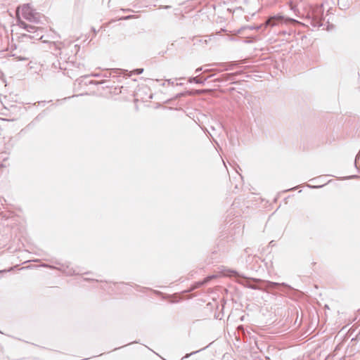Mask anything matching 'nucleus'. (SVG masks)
I'll list each match as a JSON object with an SVG mask.
<instances>
[{
	"label": "nucleus",
	"instance_id": "obj_16",
	"mask_svg": "<svg viewBox=\"0 0 360 360\" xmlns=\"http://www.w3.org/2000/svg\"><path fill=\"white\" fill-rule=\"evenodd\" d=\"M340 9H345L346 8V6H343V7H340Z\"/></svg>",
	"mask_w": 360,
	"mask_h": 360
},
{
	"label": "nucleus",
	"instance_id": "obj_17",
	"mask_svg": "<svg viewBox=\"0 0 360 360\" xmlns=\"http://www.w3.org/2000/svg\"><path fill=\"white\" fill-rule=\"evenodd\" d=\"M316 179H312L311 181H316Z\"/></svg>",
	"mask_w": 360,
	"mask_h": 360
},
{
	"label": "nucleus",
	"instance_id": "obj_1",
	"mask_svg": "<svg viewBox=\"0 0 360 360\" xmlns=\"http://www.w3.org/2000/svg\"><path fill=\"white\" fill-rule=\"evenodd\" d=\"M309 20L314 27H320L323 25L324 8L323 4L316 5L311 8L308 13Z\"/></svg>",
	"mask_w": 360,
	"mask_h": 360
},
{
	"label": "nucleus",
	"instance_id": "obj_15",
	"mask_svg": "<svg viewBox=\"0 0 360 360\" xmlns=\"http://www.w3.org/2000/svg\"><path fill=\"white\" fill-rule=\"evenodd\" d=\"M324 185H325V184L320 185V186H314L313 188H319L323 187Z\"/></svg>",
	"mask_w": 360,
	"mask_h": 360
},
{
	"label": "nucleus",
	"instance_id": "obj_10",
	"mask_svg": "<svg viewBox=\"0 0 360 360\" xmlns=\"http://www.w3.org/2000/svg\"><path fill=\"white\" fill-rule=\"evenodd\" d=\"M298 307L300 308V311H301V318H300V322H299V324H298V326H300V324H301V323H302V316H303V314H302V309H301L300 307V306H298Z\"/></svg>",
	"mask_w": 360,
	"mask_h": 360
},
{
	"label": "nucleus",
	"instance_id": "obj_6",
	"mask_svg": "<svg viewBox=\"0 0 360 360\" xmlns=\"http://www.w3.org/2000/svg\"><path fill=\"white\" fill-rule=\"evenodd\" d=\"M360 158V150L359 151V153H357V155H356V158H355V160H354V166L356 168V169L358 171H359V167L357 166V160H359Z\"/></svg>",
	"mask_w": 360,
	"mask_h": 360
},
{
	"label": "nucleus",
	"instance_id": "obj_13",
	"mask_svg": "<svg viewBox=\"0 0 360 360\" xmlns=\"http://www.w3.org/2000/svg\"><path fill=\"white\" fill-rule=\"evenodd\" d=\"M293 22H294V26H295L296 24H299V25L300 24V22L298 20H295V19H294V20H293Z\"/></svg>",
	"mask_w": 360,
	"mask_h": 360
},
{
	"label": "nucleus",
	"instance_id": "obj_7",
	"mask_svg": "<svg viewBox=\"0 0 360 360\" xmlns=\"http://www.w3.org/2000/svg\"><path fill=\"white\" fill-rule=\"evenodd\" d=\"M360 340V331L358 333L355 338H352L351 340V342H354L356 344V342Z\"/></svg>",
	"mask_w": 360,
	"mask_h": 360
},
{
	"label": "nucleus",
	"instance_id": "obj_9",
	"mask_svg": "<svg viewBox=\"0 0 360 360\" xmlns=\"http://www.w3.org/2000/svg\"><path fill=\"white\" fill-rule=\"evenodd\" d=\"M293 292H294V300L295 299V297L297 296H298V294H302V292L300 290H298L295 288H294Z\"/></svg>",
	"mask_w": 360,
	"mask_h": 360
},
{
	"label": "nucleus",
	"instance_id": "obj_5",
	"mask_svg": "<svg viewBox=\"0 0 360 360\" xmlns=\"http://www.w3.org/2000/svg\"><path fill=\"white\" fill-rule=\"evenodd\" d=\"M294 314H296V315H297V318H296L295 321H294V323H293V325L295 326L297 323L298 319H299V311L295 306H294Z\"/></svg>",
	"mask_w": 360,
	"mask_h": 360
},
{
	"label": "nucleus",
	"instance_id": "obj_8",
	"mask_svg": "<svg viewBox=\"0 0 360 360\" xmlns=\"http://www.w3.org/2000/svg\"><path fill=\"white\" fill-rule=\"evenodd\" d=\"M359 176L356 175V174L344 177L345 179H359Z\"/></svg>",
	"mask_w": 360,
	"mask_h": 360
},
{
	"label": "nucleus",
	"instance_id": "obj_4",
	"mask_svg": "<svg viewBox=\"0 0 360 360\" xmlns=\"http://www.w3.org/2000/svg\"><path fill=\"white\" fill-rule=\"evenodd\" d=\"M217 277V276H207V278H205L204 279V281L202 283H200V285L205 284V283H207L208 281H210V280L215 278Z\"/></svg>",
	"mask_w": 360,
	"mask_h": 360
},
{
	"label": "nucleus",
	"instance_id": "obj_2",
	"mask_svg": "<svg viewBox=\"0 0 360 360\" xmlns=\"http://www.w3.org/2000/svg\"><path fill=\"white\" fill-rule=\"evenodd\" d=\"M21 13V15L22 17H24L25 19L30 20V21H34L35 20V15L33 13L31 8L28 6H23L21 8H18L17 10V15H19V13Z\"/></svg>",
	"mask_w": 360,
	"mask_h": 360
},
{
	"label": "nucleus",
	"instance_id": "obj_12",
	"mask_svg": "<svg viewBox=\"0 0 360 360\" xmlns=\"http://www.w3.org/2000/svg\"><path fill=\"white\" fill-rule=\"evenodd\" d=\"M293 11H294V15H297V12L298 11V10L297 9V7L295 4H294Z\"/></svg>",
	"mask_w": 360,
	"mask_h": 360
},
{
	"label": "nucleus",
	"instance_id": "obj_14",
	"mask_svg": "<svg viewBox=\"0 0 360 360\" xmlns=\"http://www.w3.org/2000/svg\"><path fill=\"white\" fill-rule=\"evenodd\" d=\"M327 24H328V26H327V29L329 30V27H333V25H330L329 23V21L328 20L327 21Z\"/></svg>",
	"mask_w": 360,
	"mask_h": 360
},
{
	"label": "nucleus",
	"instance_id": "obj_3",
	"mask_svg": "<svg viewBox=\"0 0 360 360\" xmlns=\"http://www.w3.org/2000/svg\"><path fill=\"white\" fill-rule=\"evenodd\" d=\"M281 20V17H271L269 19L267 20V21L266 22V25L268 26H274L276 25L278 22H280Z\"/></svg>",
	"mask_w": 360,
	"mask_h": 360
},
{
	"label": "nucleus",
	"instance_id": "obj_11",
	"mask_svg": "<svg viewBox=\"0 0 360 360\" xmlns=\"http://www.w3.org/2000/svg\"><path fill=\"white\" fill-rule=\"evenodd\" d=\"M21 26H22L24 29H26V30H27V29H28V26H27L25 22H21Z\"/></svg>",
	"mask_w": 360,
	"mask_h": 360
}]
</instances>
